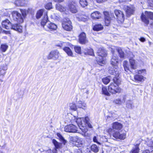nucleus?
<instances>
[{
	"label": "nucleus",
	"instance_id": "obj_1",
	"mask_svg": "<svg viewBox=\"0 0 153 153\" xmlns=\"http://www.w3.org/2000/svg\"><path fill=\"white\" fill-rule=\"evenodd\" d=\"M113 129L110 128L108 129V132L109 134L112 133L113 136L117 139L121 140L125 139L126 137V133L125 132L121 133V131H115L113 129L117 130H121L123 128V125L121 123L116 122L112 124Z\"/></svg>",
	"mask_w": 153,
	"mask_h": 153
},
{
	"label": "nucleus",
	"instance_id": "obj_2",
	"mask_svg": "<svg viewBox=\"0 0 153 153\" xmlns=\"http://www.w3.org/2000/svg\"><path fill=\"white\" fill-rule=\"evenodd\" d=\"M71 120V123H74L75 122H76L79 128L84 133H85L88 131L87 126L89 128H92L91 125L89 123V119L88 117H86L85 118H76L75 117L73 116Z\"/></svg>",
	"mask_w": 153,
	"mask_h": 153
},
{
	"label": "nucleus",
	"instance_id": "obj_3",
	"mask_svg": "<svg viewBox=\"0 0 153 153\" xmlns=\"http://www.w3.org/2000/svg\"><path fill=\"white\" fill-rule=\"evenodd\" d=\"M48 15L47 14H45L44 18L42 19L41 22V26L46 30L52 31L55 30L57 28V26L54 23L48 21Z\"/></svg>",
	"mask_w": 153,
	"mask_h": 153
},
{
	"label": "nucleus",
	"instance_id": "obj_4",
	"mask_svg": "<svg viewBox=\"0 0 153 153\" xmlns=\"http://www.w3.org/2000/svg\"><path fill=\"white\" fill-rule=\"evenodd\" d=\"M98 56L96 57V60L99 65H102L106 62L105 56L106 52L103 48H100L97 51Z\"/></svg>",
	"mask_w": 153,
	"mask_h": 153
},
{
	"label": "nucleus",
	"instance_id": "obj_5",
	"mask_svg": "<svg viewBox=\"0 0 153 153\" xmlns=\"http://www.w3.org/2000/svg\"><path fill=\"white\" fill-rule=\"evenodd\" d=\"M113 81L114 83H111L108 87V91L113 94L120 92L121 89L119 87L118 85L120 84V80L116 78H113Z\"/></svg>",
	"mask_w": 153,
	"mask_h": 153
},
{
	"label": "nucleus",
	"instance_id": "obj_6",
	"mask_svg": "<svg viewBox=\"0 0 153 153\" xmlns=\"http://www.w3.org/2000/svg\"><path fill=\"white\" fill-rule=\"evenodd\" d=\"M141 17L142 21L145 24L148 25L149 22L148 18L153 20V13L146 11L144 14L143 13L142 14ZM151 25L153 26V22L152 23Z\"/></svg>",
	"mask_w": 153,
	"mask_h": 153
},
{
	"label": "nucleus",
	"instance_id": "obj_7",
	"mask_svg": "<svg viewBox=\"0 0 153 153\" xmlns=\"http://www.w3.org/2000/svg\"><path fill=\"white\" fill-rule=\"evenodd\" d=\"M137 71L136 73H137L138 74L135 75L134 76V79L137 81L143 82L145 78L143 76V75L146 73V70L143 69L137 70Z\"/></svg>",
	"mask_w": 153,
	"mask_h": 153
},
{
	"label": "nucleus",
	"instance_id": "obj_8",
	"mask_svg": "<svg viewBox=\"0 0 153 153\" xmlns=\"http://www.w3.org/2000/svg\"><path fill=\"white\" fill-rule=\"evenodd\" d=\"M12 15L13 19L19 23L23 22L24 19L21 14L18 12L13 11L12 12Z\"/></svg>",
	"mask_w": 153,
	"mask_h": 153
},
{
	"label": "nucleus",
	"instance_id": "obj_9",
	"mask_svg": "<svg viewBox=\"0 0 153 153\" xmlns=\"http://www.w3.org/2000/svg\"><path fill=\"white\" fill-rule=\"evenodd\" d=\"M62 27L65 30L70 31L72 28L71 22L68 18H65L62 22Z\"/></svg>",
	"mask_w": 153,
	"mask_h": 153
},
{
	"label": "nucleus",
	"instance_id": "obj_10",
	"mask_svg": "<svg viewBox=\"0 0 153 153\" xmlns=\"http://www.w3.org/2000/svg\"><path fill=\"white\" fill-rule=\"evenodd\" d=\"M114 13L117 17V20L119 23H123L124 20V15L121 11L116 10H114Z\"/></svg>",
	"mask_w": 153,
	"mask_h": 153
},
{
	"label": "nucleus",
	"instance_id": "obj_11",
	"mask_svg": "<svg viewBox=\"0 0 153 153\" xmlns=\"http://www.w3.org/2000/svg\"><path fill=\"white\" fill-rule=\"evenodd\" d=\"M60 55L59 51L57 50L51 51L48 56V59H57Z\"/></svg>",
	"mask_w": 153,
	"mask_h": 153
},
{
	"label": "nucleus",
	"instance_id": "obj_12",
	"mask_svg": "<svg viewBox=\"0 0 153 153\" xmlns=\"http://www.w3.org/2000/svg\"><path fill=\"white\" fill-rule=\"evenodd\" d=\"M77 128L74 125L70 124L66 126L64 128V131L68 132L75 133L77 131Z\"/></svg>",
	"mask_w": 153,
	"mask_h": 153
},
{
	"label": "nucleus",
	"instance_id": "obj_13",
	"mask_svg": "<svg viewBox=\"0 0 153 153\" xmlns=\"http://www.w3.org/2000/svg\"><path fill=\"white\" fill-rule=\"evenodd\" d=\"M65 44L66 43L65 42H61L60 44L57 45V46L61 47H63V50L65 52L68 56H73L72 52L69 47H63L65 46Z\"/></svg>",
	"mask_w": 153,
	"mask_h": 153
},
{
	"label": "nucleus",
	"instance_id": "obj_14",
	"mask_svg": "<svg viewBox=\"0 0 153 153\" xmlns=\"http://www.w3.org/2000/svg\"><path fill=\"white\" fill-rule=\"evenodd\" d=\"M110 48L111 49V50L113 54L114 53L115 50H116L119 53L120 56L121 58H124V53L120 48L112 46Z\"/></svg>",
	"mask_w": 153,
	"mask_h": 153
},
{
	"label": "nucleus",
	"instance_id": "obj_15",
	"mask_svg": "<svg viewBox=\"0 0 153 153\" xmlns=\"http://www.w3.org/2000/svg\"><path fill=\"white\" fill-rule=\"evenodd\" d=\"M124 9L126 11L128 16H129L133 14L135 9L133 6L130 5L129 6H125Z\"/></svg>",
	"mask_w": 153,
	"mask_h": 153
},
{
	"label": "nucleus",
	"instance_id": "obj_16",
	"mask_svg": "<svg viewBox=\"0 0 153 153\" xmlns=\"http://www.w3.org/2000/svg\"><path fill=\"white\" fill-rule=\"evenodd\" d=\"M113 68H110L109 70V73L113 75H114L115 76V77L114 78H117V77H118L119 76V72L118 70V66H113Z\"/></svg>",
	"mask_w": 153,
	"mask_h": 153
},
{
	"label": "nucleus",
	"instance_id": "obj_17",
	"mask_svg": "<svg viewBox=\"0 0 153 153\" xmlns=\"http://www.w3.org/2000/svg\"><path fill=\"white\" fill-rule=\"evenodd\" d=\"M76 6V4L75 1H73L69 4V9L71 12L73 13H75L77 12Z\"/></svg>",
	"mask_w": 153,
	"mask_h": 153
},
{
	"label": "nucleus",
	"instance_id": "obj_18",
	"mask_svg": "<svg viewBox=\"0 0 153 153\" xmlns=\"http://www.w3.org/2000/svg\"><path fill=\"white\" fill-rule=\"evenodd\" d=\"M1 24L2 27L7 29H9L11 28V23L8 19L3 21L2 22Z\"/></svg>",
	"mask_w": 153,
	"mask_h": 153
},
{
	"label": "nucleus",
	"instance_id": "obj_19",
	"mask_svg": "<svg viewBox=\"0 0 153 153\" xmlns=\"http://www.w3.org/2000/svg\"><path fill=\"white\" fill-rule=\"evenodd\" d=\"M79 37V42L81 44H85L87 42V41L86 39L85 33L84 32L81 33L80 34Z\"/></svg>",
	"mask_w": 153,
	"mask_h": 153
},
{
	"label": "nucleus",
	"instance_id": "obj_20",
	"mask_svg": "<svg viewBox=\"0 0 153 153\" xmlns=\"http://www.w3.org/2000/svg\"><path fill=\"white\" fill-rule=\"evenodd\" d=\"M28 1L25 0H17L15 1L14 4L17 6H25L28 4Z\"/></svg>",
	"mask_w": 153,
	"mask_h": 153
},
{
	"label": "nucleus",
	"instance_id": "obj_21",
	"mask_svg": "<svg viewBox=\"0 0 153 153\" xmlns=\"http://www.w3.org/2000/svg\"><path fill=\"white\" fill-rule=\"evenodd\" d=\"M10 28H11L12 29L17 31L19 33L22 32V27L17 24H14L11 25Z\"/></svg>",
	"mask_w": 153,
	"mask_h": 153
},
{
	"label": "nucleus",
	"instance_id": "obj_22",
	"mask_svg": "<svg viewBox=\"0 0 153 153\" xmlns=\"http://www.w3.org/2000/svg\"><path fill=\"white\" fill-rule=\"evenodd\" d=\"M105 15V24L106 26H108L111 22V18L107 12L104 13Z\"/></svg>",
	"mask_w": 153,
	"mask_h": 153
},
{
	"label": "nucleus",
	"instance_id": "obj_23",
	"mask_svg": "<svg viewBox=\"0 0 153 153\" xmlns=\"http://www.w3.org/2000/svg\"><path fill=\"white\" fill-rule=\"evenodd\" d=\"M77 107L80 108H82L85 109L87 108V105L86 103L84 101L79 100L78 102L77 103Z\"/></svg>",
	"mask_w": 153,
	"mask_h": 153
},
{
	"label": "nucleus",
	"instance_id": "obj_24",
	"mask_svg": "<svg viewBox=\"0 0 153 153\" xmlns=\"http://www.w3.org/2000/svg\"><path fill=\"white\" fill-rule=\"evenodd\" d=\"M45 10L43 9H40L38 10L36 15V18L37 19L40 18L43 13H44V15H45V14H47V13L46 12H45ZM44 15L43 18H44Z\"/></svg>",
	"mask_w": 153,
	"mask_h": 153
},
{
	"label": "nucleus",
	"instance_id": "obj_25",
	"mask_svg": "<svg viewBox=\"0 0 153 153\" xmlns=\"http://www.w3.org/2000/svg\"><path fill=\"white\" fill-rule=\"evenodd\" d=\"M101 14L97 11H95L91 14V17L95 19H99L101 17Z\"/></svg>",
	"mask_w": 153,
	"mask_h": 153
},
{
	"label": "nucleus",
	"instance_id": "obj_26",
	"mask_svg": "<svg viewBox=\"0 0 153 153\" xmlns=\"http://www.w3.org/2000/svg\"><path fill=\"white\" fill-rule=\"evenodd\" d=\"M129 63L131 68L135 69L136 68V63L135 60L132 58H129Z\"/></svg>",
	"mask_w": 153,
	"mask_h": 153
},
{
	"label": "nucleus",
	"instance_id": "obj_27",
	"mask_svg": "<svg viewBox=\"0 0 153 153\" xmlns=\"http://www.w3.org/2000/svg\"><path fill=\"white\" fill-rule=\"evenodd\" d=\"M113 54V56L111 60V64L113 66H117V64L118 63V59L117 57L115 56L114 53Z\"/></svg>",
	"mask_w": 153,
	"mask_h": 153
},
{
	"label": "nucleus",
	"instance_id": "obj_28",
	"mask_svg": "<svg viewBox=\"0 0 153 153\" xmlns=\"http://www.w3.org/2000/svg\"><path fill=\"white\" fill-rule=\"evenodd\" d=\"M56 10L61 12H64L66 10V8L63 5L59 3L57 4L56 5Z\"/></svg>",
	"mask_w": 153,
	"mask_h": 153
},
{
	"label": "nucleus",
	"instance_id": "obj_29",
	"mask_svg": "<svg viewBox=\"0 0 153 153\" xmlns=\"http://www.w3.org/2000/svg\"><path fill=\"white\" fill-rule=\"evenodd\" d=\"M125 101L124 98H123L122 100H121L120 98H118L114 99L113 100V102L116 104L120 105L124 103Z\"/></svg>",
	"mask_w": 153,
	"mask_h": 153
},
{
	"label": "nucleus",
	"instance_id": "obj_30",
	"mask_svg": "<svg viewBox=\"0 0 153 153\" xmlns=\"http://www.w3.org/2000/svg\"><path fill=\"white\" fill-rule=\"evenodd\" d=\"M76 17L78 20L79 21L85 22L88 20V17L86 16L82 15H77L76 16Z\"/></svg>",
	"mask_w": 153,
	"mask_h": 153
},
{
	"label": "nucleus",
	"instance_id": "obj_31",
	"mask_svg": "<svg viewBox=\"0 0 153 153\" xmlns=\"http://www.w3.org/2000/svg\"><path fill=\"white\" fill-rule=\"evenodd\" d=\"M84 52L85 55L89 54L91 56L94 55L93 50L90 48L84 49Z\"/></svg>",
	"mask_w": 153,
	"mask_h": 153
},
{
	"label": "nucleus",
	"instance_id": "obj_32",
	"mask_svg": "<svg viewBox=\"0 0 153 153\" xmlns=\"http://www.w3.org/2000/svg\"><path fill=\"white\" fill-rule=\"evenodd\" d=\"M103 27V26L101 24H98L94 25L93 29L94 30L99 31L102 30Z\"/></svg>",
	"mask_w": 153,
	"mask_h": 153
},
{
	"label": "nucleus",
	"instance_id": "obj_33",
	"mask_svg": "<svg viewBox=\"0 0 153 153\" xmlns=\"http://www.w3.org/2000/svg\"><path fill=\"white\" fill-rule=\"evenodd\" d=\"M91 151L94 153H97L99 150V147L95 144L91 146Z\"/></svg>",
	"mask_w": 153,
	"mask_h": 153
},
{
	"label": "nucleus",
	"instance_id": "obj_34",
	"mask_svg": "<svg viewBox=\"0 0 153 153\" xmlns=\"http://www.w3.org/2000/svg\"><path fill=\"white\" fill-rule=\"evenodd\" d=\"M123 66L125 71L128 72V71H130L129 66L128 64V62L127 61H124L123 63Z\"/></svg>",
	"mask_w": 153,
	"mask_h": 153
},
{
	"label": "nucleus",
	"instance_id": "obj_35",
	"mask_svg": "<svg viewBox=\"0 0 153 153\" xmlns=\"http://www.w3.org/2000/svg\"><path fill=\"white\" fill-rule=\"evenodd\" d=\"M57 137L59 138L60 141L64 144L67 143V141L64 139V137L59 133L57 134Z\"/></svg>",
	"mask_w": 153,
	"mask_h": 153
},
{
	"label": "nucleus",
	"instance_id": "obj_36",
	"mask_svg": "<svg viewBox=\"0 0 153 153\" xmlns=\"http://www.w3.org/2000/svg\"><path fill=\"white\" fill-rule=\"evenodd\" d=\"M52 142L56 149L60 148L61 146V144L58 143L54 139L52 140Z\"/></svg>",
	"mask_w": 153,
	"mask_h": 153
},
{
	"label": "nucleus",
	"instance_id": "obj_37",
	"mask_svg": "<svg viewBox=\"0 0 153 153\" xmlns=\"http://www.w3.org/2000/svg\"><path fill=\"white\" fill-rule=\"evenodd\" d=\"M70 139L71 141L79 143L80 141V138L77 136L71 137H70Z\"/></svg>",
	"mask_w": 153,
	"mask_h": 153
},
{
	"label": "nucleus",
	"instance_id": "obj_38",
	"mask_svg": "<svg viewBox=\"0 0 153 153\" xmlns=\"http://www.w3.org/2000/svg\"><path fill=\"white\" fill-rule=\"evenodd\" d=\"M107 117V119L108 120H113L117 117V115L114 113H110Z\"/></svg>",
	"mask_w": 153,
	"mask_h": 153
},
{
	"label": "nucleus",
	"instance_id": "obj_39",
	"mask_svg": "<svg viewBox=\"0 0 153 153\" xmlns=\"http://www.w3.org/2000/svg\"><path fill=\"white\" fill-rule=\"evenodd\" d=\"M70 109L74 111L77 110V107L76 104L74 103H70L69 104Z\"/></svg>",
	"mask_w": 153,
	"mask_h": 153
},
{
	"label": "nucleus",
	"instance_id": "obj_40",
	"mask_svg": "<svg viewBox=\"0 0 153 153\" xmlns=\"http://www.w3.org/2000/svg\"><path fill=\"white\" fill-rule=\"evenodd\" d=\"M102 93L103 94L107 96H110V94L108 92L106 88L105 87H103L102 89Z\"/></svg>",
	"mask_w": 153,
	"mask_h": 153
},
{
	"label": "nucleus",
	"instance_id": "obj_41",
	"mask_svg": "<svg viewBox=\"0 0 153 153\" xmlns=\"http://www.w3.org/2000/svg\"><path fill=\"white\" fill-rule=\"evenodd\" d=\"M8 48V46L6 44H2L1 46V50L3 52H5Z\"/></svg>",
	"mask_w": 153,
	"mask_h": 153
},
{
	"label": "nucleus",
	"instance_id": "obj_42",
	"mask_svg": "<svg viewBox=\"0 0 153 153\" xmlns=\"http://www.w3.org/2000/svg\"><path fill=\"white\" fill-rule=\"evenodd\" d=\"M139 150L138 146L137 145L133 147L130 153H138Z\"/></svg>",
	"mask_w": 153,
	"mask_h": 153
},
{
	"label": "nucleus",
	"instance_id": "obj_43",
	"mask_svg": "<svg viewBox=\"0 0 153 153\" xmlns=\"http://www.w3.org/2000/svg\"><path fill=\"white\" fill-rule=\"evenodd\" d=\"M109 77H110L108 76L102 78V81L104 84L107 85L110 82V79Z\"/></svg>",
	"mask_w": 153,
	"mask_h": 153
},
{
	"label": "nucleus",
	"instance_id": "obj_44",
	"mask_svg": "<svg viewBox=\"0 0 153 153\" xmlns=\"http://www.w3.org/2000/svg\"><path fill=\"white\" fill-rule=\"evenodd\" d=\"M79 3L81 6L83 7H85L88 5V2L86 0H80Z\"/></svg>",
	"mask_w": 153,
	"mask_h": 153
},
{
	"label": "nucleus",
	"instance_id": "obj_45",
	"mask_svg": "<svg viewBox=\"0 0 153 153\" xmlns=\"http://www.w3.org/2000/svg\"><path fill=\"white\" fill-rule=\"evenodd\" d=\"M20 11L22 14V16L24 19L27 14L29 12L28 10L25 9H21Z\"/></svg>",
	"mask_w": 153,
	"mask_h": 153
},
{
	"label": "nucleus",
	"instance_id": "obj_46",
	"mask_svg": "<svg viewBox=\"0 0 153 153\" xmlns=\"http://www.w3.org/2000/svg\"><path fill=\"white\" fill-rule=\"evenodd\" d=\"M126 107L129 108H133L134 106L132 101L130 100L128 101L126 103Z\"/></svg>",
	"mask_w": 153,
	"mask_h": 153
},
{
	"label": "nucleus",
	"instance_id": "obj_47",
	"mask_svg": "<svg viewBox=\"0 0 153 153\" xmlns=\"http://www.w3.org/2000/svg\"><path fill=\"white\" fill-rule=\"evenodd\" d=\"M75 51L77 53L81 54V48L79 46H75L74 47Z\"/></svg>",
	"mask_w": 153,
	"mask_h": 153
},
{
	"label": "nucleus",
	"instance_id": "obj_48",
	"mask_svg": "<svg viewBox=\"0 0 153 153\" xmlns=\"http://www.w3.org/2000/svg\"><path fill=\"white\" fill-rule=\"evenodd\" d=\"M7 69V68L6 67H5L4 68L2 69V70H0V76H4L5 74L6 71H5Z\"/></svg>",
	"mask_w": 153,
	"mask_h": 153
},
{
	"label": "nucleus",
	"instance_id": "obj_49",
	"mask_svg": "<svg viewBox=\"0 0 153 153\" xmlns=\"http://www.w3.org/2000/svg\"><path fill=\"white\" fill-rule=\"evenodd\" d=\"M93 140L94 143H96L99 144H101V143L98 142L99 140V136L98 135H97L96 136H94L93 138Z\"/></svg>",
	"mask_w": 153,
	"mask_h": 153
},
{
	"label": "nucleus",
	"instance_id": "obj_50",
	"mask_svg": "<svg viewBox=\"0 0 153 153\" xmlns=\"http://www.w3.org/2000/svg\"><path fill=\"white\" fill-rule=\"evenodd\" d=\"M145 1L149 5L153 7V0H145Z\"/></svg>",
	"mask_w": 153,
	"mask_h": 153
},
{
	"label": "nucleus",
	"instance_id": "obj_51",
	"mask_svg": "<svg viewBox=\"0 0 153 153\" xmlns=\"http://www.w3.org/2000/svg\"><path fill=\"white\" fill-rule=\"evenodd\" d=\"M148 146L151 147H152V149H153V141H152L151 140H149L148 142H146ZM153 149L152 150V151Z\"/></svg>",
	"mask_w": 153,
	"mask_h": 153
},
{
	"label": "nucleus",
	"instance_id": "obj_52",
	"mask_svg": "<svg viewBox=\"0 0 153 153\" xmlns=\"http://www.w3.org/2000/svg\"><path fill=\"white\" fill-rule=\"evenodd\" d=\"M45 8L46 9L49 10L52 8V4L51 3H49L47 4L45 6Z\"/></svg>",
	"mask_w": 153,
	"mask_h": 153
},
{
	"label": "nucleus",
	"instance_id": "obj_53",
	"mask_svg": "<svg viewBox=\"0 0 153 153\" xmlns=\"http://www.w3.org/2000/svg\"><path fill=\"white\" fill-rule=\"evenodd\" d=\"M129 55V56L130 58H132L133 59V57L134 56V55H133V53L132 52H130L128 53Z\"/></svg>",
	"mask_w": 153,
	"mask_h": 153
},
{
	"label": "nucleus",
	"instance_id": "obj_54",
	"mask_svg": "<svg viewBox=\"0 0 153 153\" xmlns=\"http://www.w3.org/2000/svg\"><path fill=\"white\" fill-rule=\"evenodd\" d=\"M53 151L51 149H48L47 151H44L45 153H52Z\"/></svg>",
	"mask_w": 153,
	"mask_h": 153
},
{
	"label": "nucleus",
	"instance_id": "obj_55",
	"mask_svg": "<svg viewBox=\"0 0 153 153\" xmlns=\"http://www.w3.org/2000/svg\"><path fill=\"white\" fill-rule=\"evenodd\" d=\"M152 151L150 152V151L148 150H146L145 151H143L142 153H152Z\"/></svg>",
	"mask_w": 153,
	"mask_h": 153
},
{
	"label": "nucleus",
	"instance_id": "obj_56",
	"mask_svg": "<svg viewBox=\"0 0 153 153\" xmlns=\"http://www.w3.org/2000/svg\"><path fill=\"white\" fill-rule=\"evenodd\" d=\"M140 40L142 42H144L145 41V39L143 37H141Z\"/></svg>",
	"mask_w": 153,
	"mask_h": 153
},
{
	"label": "nucleus",
	"instance_id": "obj_57",
	"mask_svg": "<svg viewBox=\"0 0 153 153\" xmlns=\"http://www.w3.org/2000/svg\"><path fill=\"white\" fill-rule=\"evenodd\" d=\"M3 32L5 33L6 34H10V32L9 31L4 30Z\"/></svg>",
	"mask_w": 153,
	"mask_h": 153
},
{
	"label": "nucleus",
	"instance_id": "obj_58",
	"mask_svg": "<svg viewBox=\"0 0 153 153\" xmlns=\"http://www.w3.org/2000/svg\"><path fill=\"white\" fill-rule=\"evenodd\" d=\"M4 77V76H0V81L1 82H3V78Z\"/></svg>",
	"mask_w": 153,
	"mask_h": 153
},
{
	"label": "nucleus",
	"instance_id": "obj_59",
	"mask_svg": "<svg viewBox=\"0 0 153 153\" xmlns=\"http://www.w3.org/2000/svg\"><path fill=\"white\" fill-rule=\"evenodd\" d=\"M131 0H120V1H130Z\"/></svg>",
	"mask_w": 153,
	"mask_h": 153
},
{
	"label": "nucleus",
	"instance_id": "obj_60",
	"mask_svg": "<svg viewBox=\"0 0 153 153\" xmlns=\"http://www.w3.org/2000/svg\"><path fill=\"white\" fill-rule=\"evenodd\" d=\"M1 30H2V29H1V27H0V33L1 32Z\"/></svg>",
	"mask_w": 153,
	"mask_h": 153
},
{
	"label": "nucleus",
	"instance_id": "obj_61",
	"mask_svg": "<svg viewBox=\"0 0 153 153\" xmlns=\"http://www.w3.org/2000/svg\"><path fill=\"white\" fill-rule=\"evenodd\" d=\"M152 153H153V150L152 151Z\"/></svg>",
	"mask_w": 153,
	"mask_h": 153
},
{
	"label": "nucleus",
	"instance_id": "obj_62",
	"mask_svg": "<svg viewBox=\"0 0 153 153\" xmlns=\"http://www.w3.org/2000/svg\"><path fill=\"white\" fill-rule=\"evenodd\" d=\"M28 10H30V9H28Z\"/></svg>",
	"mask_w": 153,
	"mask_h": 153
},
{
	"label": "nucleus",
	"instance_id": "obj_63",
	"mask_svg": "<svg viewBox=\"0 0 153 153\" xmlns=\"http://www.w3.org/2000/svg\"><path fill=\"white\" fill-rule=\"evenodd\" d=\"M0 153H3L2 152H0Z\"/></svg>",
	"mask_w": 153,
	"mask_h": 153
},
{
	"label": "nucleus",
	"instance_id": "obj_64",
	"mask_svg": "<svg viewBox=\"0 0 153 153\" xmlns=\"http://www.w3.org/2000/svg\"><path fill=\"white\" fill-rule=\"evenodd\" d=\"M55 153H56V152Z\"/></svg>",
	"mask_w": 153,
	"mask_h": 153
}]
</instances>
